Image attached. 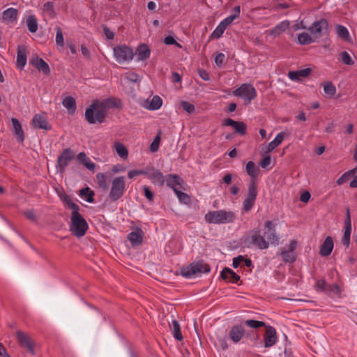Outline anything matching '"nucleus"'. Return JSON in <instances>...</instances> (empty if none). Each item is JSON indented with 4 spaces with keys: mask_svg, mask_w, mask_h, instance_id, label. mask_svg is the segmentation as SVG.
Wrapping results in <instances>:
<instances>
[{
    "mask_svg": "<svg viewBox=\"0 0 357 357\" xmlns=\"http://www.w3.org/2000/svg\"><path fill=\"white\" fill-rule=\"evenodd\" d=\"M146 169H133L130 170L128 173V177L129 178H133L135 176H139V175H146Z\"/></svg>",
    "mask_w": 357,
    "mask_h": 357,
    "instance_id": "nucleus-56",
    "label": "nucleus"
},
{
    "mask_svg": "<svg viewBox=\"0 0 357 357\" xmlns=\"http://www.w3.org/2000/svg\"><path fill=\"white\" fill-rule=\"evenodd\" d=\"M289 21L284 20L271 29L270 30V34L274 36H280L287 29V28L289 26Z\"/></svg>",
    "mask_w": 357,
    "mask_h": 357,
    "instance_id": "nucleus-28",
    "label": "nucleus"
},
{
    "mask_svg": "<svg viewBox=\"0 0 357 357\" xmlns=\"http://www.w3.org/2000/svg\"><path fill=\"white\" fill-rule=\"evenodd\" d=\"M312 41L311 36L307 33L303 32L298 35V42L301 45H308Z\"/></svg>",
    "mask_w": 357,
    "mask_h": 357,
    "instance_id": "nucleus-39",
    "label": "nucleus"
},
{
    "mask_svg": "<svg viewBox=\"0 0 357 357\" xmlns=\"http://www.w3.org/2000/svg\"><path fill=\"white\" fill-rule=\"evenodd\" d=\"M75 157V153L70 148L63 149L62 153L58 156L56 168L58 172L63 173L66 171V167L73 160Z\"/></svg>",
    "mask_w": 357,
    "mask_h": 357,
    "instance_id": "nucleus-10",
    "label": "nucleus"
},
{
    "mask_svg": "<svg viewBox=\"0 0 357 357\" xmlns=\"http://www.w3.org/2000/svg\"><path fill=\"white\" fill-rule=\"evenodd\" d=\"M165 180L167 186L172 188L174 191V189H178L177 186H181V183L183 182L180 176L176 174H169Z\"/></svg>",
    "mask_w": 357,
    "mask_h": 357,
    "instance_id": "nucleus-25",
    "label": "nucleus"
},
{
    "mask_svg": "<svg viewBox=\"0 0 357 357\" xmlns=\"http://www.w3.org/2000/svg\"><path fill=\"white\" fill-rule=\"evenodd\" d=\"M243 260H244V257L243 255H238V257H234L233 259L232 266L234 268H237L240 266L241 263L243 262Z\"/></svg>",
    "mask_w": 357,
    "mask_h": 357,
    "instance_id": "nucleus-63",
    "label": "nucleus"
},
{
    "mask_svg": "<svg viewBox=\"0 0 357 357\" xmlns=\"http://www.w3.org/2000/svg\"><path fill=\"white\" fill-rule=\"evenodd\" d=\"M171 331L173 332L174 337L177 340H182L183 335L181 332V328L178 322L176 320H172V323L169 324Z\"/></svg>",
    "mask_w": 357,
    "mask_h": 357,
    "instance_id": "nucleus-33",
    "label": "nucleus"
},
{
    "mask_svg": "<svg viewBox=\"0 0 357 357\" xmlns=\"http://www.w3.org/2000/svg\"><path fill=\"white\" fill-rule=\"evenodd\" d=\"M174 193L176 195L180 202L183 204H189L190 202V197L186 193L181 191L179 189H174Z\"/></svg>",
    "mask_w": 357,
    "mask_h": 357,
    "instance_id": "nucleus-40",
    "label": "nucleus"
},
{
    "mask_svg": "<svg viewBox=\"0 0 357 357\" xmlns=\"http://www.w3.org/2000/svg\"><path fill=\"white\" fill-rule=\"evenodd\" d=\"M122 104L119 99L114 97L94 101L85 110V119L91 124L102 123L107 116V109H121Z\"/></svg>",
    "mask_w": 357,
    "mask_h": 357,
    "instance_id": "nucleus-1",
    "label": "nucleus"
},
{
    "mask_svg": "<svg viewBox=\"0 0 357 357\" xmlns=\"http://www.w3.org/2000/svg\"><path fill=\"white\" fill-rule=\"evenodd\" d=\"M11 122L17 142L22 143L24 141L25 137L20 122L15 118H12Z\"/></svg>",
    "mask_w": 357,
    "mask_h": 357,
    "instance_id": "nucleus-23",
    "label": "nucleus"
},
{
    "mask_svg": "<svg viewBox=\"0 0 357 357\" xmlns=\"http://www.w3.org/2000/svg\"><path fill=\"white\" fill-rule=\"evenodd\" d=\"M263 236L268 242V245L278 244L279 237L276 235L275 225L271 220L265 222Z\"/></svg>",
    "mask_w": 357,
    "mask_h": 357,
    "instance_id": "nucleus-13",
    "label": "nucleus"
},
{
    "mask_svg": "<svg viewBox=\"0 0 357 357\" xmlns=\"http://www.w3.org/2000/svg\"><path fill=\"white\" fill-rule=\"evenodd\" d=\"M234 20H236L235 16H232L231 15H230L226 18H225L223 20H222L220 23L223 24L224 26H225L226 27H227L230 24L233 22Z\"/></svg>",
    "mask_w": 357,
    "mask_h": 357,
    "instance_id": "nucleus-64",
    "label": "nucleus"
},
{
    "mask_svg": "<svg viewBox=\"0 0 357 357\" xmlns=\"http://www.w3.org/2000/svg\"><path fill=\"white\" fill-rule=\"evenodd\" d=\"M336 33L342 40L351 42V38L347 28L343 25L337 24L335 27Z\"/></svg>",
    "mask_w": 357,
    "mask_h": 357,
    "instance_id": "nucleus-31",
    "label": "nucleus"
},
{
    "mask_svg": "<svg viewBox=\"0 0 357 357\" xmlns=\"http://www.w3.org/2000/svg\"><path fill=\"white\" fill-rule=\"evenodd\" d=\"M211 271L210 266L203 260L194 261L190 265L183 267L181 269V274L183 277L190 278L202 273H208Z\"/></svg>",
    "mask_w": 357,
    "mask_h": 357,
    "instance_id": "nucleus-4",
    "label": "nucleus"
},
{
    "mask_svg": "<svg viewBox=\"0 0 357 357\" xmlns=\"http://www.w3.org/2000/svg\"><path fill=\"white\" fill-rule=\"evenodd\" d=\"M143 190L144 192V196L149 202H153L154 198V193L151 191L148 186H144Z\"/></svg>",
    "mask_w": 357,
    "mask_h": 357,
    "instance_id": "nucleus-61",
    "label": "nucleus"
},
{
    "mask_svg": "<svg viewBox=\"0 0 357 357\" xmlns=\"http://www.w3.org/2000/svg\"><path fill=\"white\" fill-rule=\"evenodd\" d=\"M317 291L324 292L326 291V282L324 279L318 280L314 285Z\"/></svg>",
    "mask_w": 357,
    "mask_h": 357,
    "instance_id": "nucleus-51",
    "label": "nucleus"
},
{
    "mask_svg": "<svg viewBox=\"0 0 357 357\" xmlns=\"http://www.w3.org/2000/svg\"><path fill=\"white\" fill-rule=\"evenodd\" d=\"M344 228L351 229V222L349 208L346 210V218L344 220Z\"/></svg>",
    "mask_w": 357,
    "mask_h": 357,
    "instance_id": "nucleus-62",
    "label": "nucleus"
},
{
    "mask_svg": "<svg viewBox=\"0 0 357 357\" xmlns=\"http://www.w3.org/2000/svg\"><path fill=\"white\" fill-rule=\"evenodd\" d=\"M266 331L264 335V347H271L275 345L278 341L276 330L271 326H266Z\"/></svg>",
    "mask_w": 357,
    "mask_h": 357,
    "instance_id": "nucleus-15",
    "label": "nucleus"
},
{
    "mask_svg": "<svg viewBox=\"0 0 357 357\" xmlns=\"http://www.w3.org/2000/svg\"><path fill=\"white\" fill-rule=\"evenodd\" d=\"M115 149H116V153L121 158H126L128 157V152L124 145H123L121 143H116L115 144Z\"/></svg>",
    "mask_w": 357,
    "mask_h": 357,
    "instance_id": "nucleus-43",
    "label": "nucleus"
},
{
    "mask_svg": "<svg viewBox=\"0 0 357 357\" xmlns=\"http://www.w3.org/2000/svg\"><path fill=\"white\" fill-rule=\"evenodd\" d=\"M242 324L253 329H257L266 326L265 322L254 319H247L244 321Z\"/></svg>",
    "mask_w": 357,
    "mask_h": 357,
    "instance_id": "nucleus-35",
    "label": "nucleus"
},
{
    "mask_svg": "<svg viewBox=\"0 0 357 357\" xmlns=\"http://www.w3.org/2000/svg\"><path fill=\"white\" fill-rule=\"evenodd\" d=\"M144 237V232L142 229L137 227L134 231L128 235V239L130 241L132 247L138 246L142 244Z\"/></svg>",
    "mask_w": 357,
    "mask_h": 357,
    "instance_id": "nucleus-19",
    "label": "nucleus"
},
{
    "mask_svg": "<svg viewBox=\"0 0 357 357\" xmlns=\"http://www.w3.org/2000/svg\"><path fill=\"white\" fill-rule=\"evenodd\" d=\"M244 336H245L248 339L253 342L257 341L259 338V335L252 330L248 331L245 330Z\"/></svg>",
    "mask_w": 357,
    "mask_h": 357,
    "instance_id": "nucleus-57",
    "label": "nucleus"
},
{
    "mask_svg": "<svg viewBox=\"0 0 357 357\" xmlns=\"http://www.w3.org/2000/svg\"><path fill=\"white\" fill-rule=\"evenodd\" d=\"M30 63L34 66L38 71L43 72L45 75H49L50 73L49 65L38 56L32 57Z\"/></svg>",
    "mask_w": 357,
    "mask_h": 357,
    "instance_id": "nucleus-22",
    "label": "nucleus"
},
{
    "mask_svg": "<svg viewBox=\"0 0 357 357\" xmlns=\"http://www.w3.org/2000/svg\"><path fill=\"white\" fill-rule=\"evenodd\" d=\"M64 107L68 110L69 114H74L76 110V102L71 96L66 97L62 102Z\"/></svg>",
    "mask_w": 357,
    "mask_h": 357,
    "instance_id": "nucleus-32",
    "label": "nucleus"
},
{
    "mask_svg": "<svg viewBox=\"0 0 357 357\" xmlns=\"http://www.w3.org/2000/svg\"><path fill=\"white\" fill-rule=\"evenodd\" d=\"M328 22L326 19L321 18L312 24L309 31L316 38H321L328 31Z\"/></svg>",
    "mask_w": 357,
    "mask_h": 357,
    "instance_id": "nucleus-11",
    "label": "nucleus"
},
{
    "mask_svg": "<svg viewBox=\"0 0 357 357\" xmlns=\"http://www.w3.org/2000/svg\"><path fill=\"white\" fill-rule=\"evenodd\" d=\"M17 339L22 347L25 349L31 355L35 354L34 351V341L33 339L26 335L25 333L18 331L16 332Z\"/></svg>",
    "mask_w": 357,
    "mask_h": 357,
    "instance_id": "nucleus-12",
    "label": "nucleus"
},
{
    "mask_svg": "<svg viewBox=\"0 0 357 357\" xmlns=\"http://www.w3.org/2000/svg\"><path fill=\"white\" fill-rule=\"evenodd\" d=\"M24 216L33 222H38V218L33 209H28L24 212Z\"/></svg>",
    "mask_w": 357,
    "mask_h": 357,
    "instance_id": "nucleus-55",
    "label": "nucleus"
},
{
    "mask_svg": "<svg viewBox=\"0 0 357 357\" xmlns=\"http://www.w3.org/2000/svg\"><path fill=\"white\" fill-rule=\"evenodd\" d=\"M68 207L72 210L70 218L81 215L79 213V206L77 204L70 202L69 203V206Z\"/></svg>",
    "mask_w": 357,
    "mask_h": 357,
    "instance_id": "nucleus-54",
    "label": "nucleus"
},
{
    "mask_svg": "<svg viewBox=\"0 0 357 357\" xmlns=\"http://www.w3.org/2000/svg\"><path fill=\"white\" fill-rule=\"evenodd\" d=\"M324 91L326 94L330 96H333L336 93V88L335 86L331 82H327L324 85Z\"/></svg>",
    "mask_w": 357,
    "mask_h": 357,
    "instance_id": "nucleus-44",
    "label": "nucleus"
},
{
    "mask_svg": "<svg viewBox=\"0 0 357 357\" xmlns=\"http://www.w3.org/2000/svg\"><path fill=\"white\" fill-rule=\"evenodd\" d=\"M150 54L151 51L149 47L145 44L140 45L136 50V55L138 61H144L147 59L149 58Z\"/></svg>",
    "mask_w": 357,
    "mask_h": 357,
    "instance_id": "nucleus-27",
    "label": "nucleus"
},
{
    "mask_svg": "<svg viewBox=\"0 0 357 357\" xmlns=\"http://www.w3.org/2000/svg\"><path fill=\"white\" fill-rule=\"evenodd\" d=\"M244 243L248 248L255 247L260 250L267 249L268 242L261 235L260 230H253L245 237Z\"/></svg>",
    "mask_w": 357,
    "mask_h": 357,
    "instance_id": "nucleus-6",
    "label": "nucleus"
},
{
    "mask_svg": "<svg viewBox=\"0 0 357 357\" xmlns=\"http://www.w3.org/2000/svg\"><path fill=\"white\" fill-rule=\"evenodd\" d=\"M32 125L35 128L45 130H51V126L48 124L45 116L39 114L34 115L32 119Z\"/></svg>",
    "mask_w": 357,
    "mask_h": 357,
    "instance_id": "nucleus-20",
    "label": "nucleus"
},
{
    "mask_svg": "<svg viewBox=\"0 0 357 357\" xmlns=\"http://www.w3.org/2000/svg\"><path fill=\"white\" fill-rule=\"evenodd\" d=\"M340 55L341 61L344 64L353 65L354 63V61L352 60L351 56L347 52L343 51L341 52Z\"/></svg>",
    "mask_w": 357,
    "mask_h": 357,
    "instance_id": "nucleus-49",
    "label": "nucleus"
},
{
    "mask_svg": "<svg viewBox=\"0 0 357 357\" xmlns=\"http://www.w3.org/2000/svg\"><path fill=\"white\" fill-rule=\"evenodd\" d=\"M26 64V53L25 48L18 47L17 54V67L22 70Z\"/></svg>",
    "mask_w": 357,
    "mask_h": 357,
    "instance_id": "nucleus-30",
    "label": "nucleus"
},
{
    "mask_svg": "<svg viewBox=\"0 0 357 357\" xmlns=\"http://www.w3.org/2000/svg\"><path fill=\"white\" fill-rule=\"evenodd\" d=\"M181 106L182 109L183 110H185L186 112H188V114H192L195 110V105L188 101H185V100L181 101Z\"/></svg>",
    "mask_w": 357,
    "mask_h": 357,
    "instance_id": "nucleus-47",
    "label": "nucleus"
},
{
    "mask_svg": "<svg viewBox=\"0 0 357 357\" xmlns=\"http://www.w3.org/2000/svg\"><path fill=\"white\" fill-rule=\"evenodd\" d=\"M326 291H328L329 296L333 297L340 294V288L337 284H333L327 287Z\"/></svg>",
    "mask_w": 357,
    "mask_h": 357,
    "instance_id": "nucleus-46",
    "label": "nucleus"
},
{
    "mask_svg": "<svg viewBox=\"0 0 357 357\" xmlns=\"http://www.w3.org/2000/svg\"><path fill=\"white\" fill-rule=\"evenodd\" d=\"M77 158L79 162L82 163L89 171H95L96 164L93 162L89 157L86 156L84 152H80L78 153Z\"/></svg>",
    "mask_w": 357,
    "mask_h": 357,
    "instance_id": "nucleus-24",
    "label": "nucleus"
},
{
    "mask_svg": "<svg viewBox=\"0 0 357 357\" xmlns=\"http://www.w3.org/2000/svg\"><path fill=\"white\" fill-rule=\"evenodd\" d=\"M233 94L250 102L257 97V92L252 84L244 83L234 90Z\"/></svg>",
    "mask_w": 357,
    "mask_h": 357,
    "instance_id": "nucleus-9",
    "label": "nucleus"
},
{
    "mask_svg": "<svg viewBox=\"0 0 357 357\" xmlns=\"http://www.w3.org/2000/svg\"><path fill=\"white\" fill-rule=\"evenodd\" d=\"M225 60V56L223 53L219 52L215 56V63L218 66H220L223 64Z\"/></svg>",
    "mask_w": 357,
    "mask_h": 357,
    "instance_id": "nucleus-60",
    "label": "nucleus"
},
{
    "mask_svg": "<svg viewBox=\"0 0 357 357\" xmlns=\"http://www.w3.org/2000/svg\"><path fill=\"white\" fill-rule=\"evenodd\" d=\"M245 328L242 324L234 325L231 328L228 333V338L236 344L243 338Z\"/></svg>",
    "mask_w": 357,
    "mask_h": 357,
    "instance_id": "nucleus-17",
    "label": "nucleus"
},
{
    "mask_svg": "<svg viewBox=\"0 0 357 357\" xmlns=\"http://www.w3.org/2000/svg\"><path fill=\"white\" fill-rule=\"evenodd\" d=\"M285 137V132H279L275 139L271 141L266 146V152H271L273 151L276 147H278L283 141Z\"/></svg>",
    "mask_w": 357,
    "mask_h": 357,
    "instance_id": "nucleus-29",
    "label": "nucleus"
},
{
    "mask_svg": "<svg viewBox=\"0 0 357 357\" xmlns=\"http://www.w3.org/2000/svg\"><path fill=\"white\" fill-rule=\"evenodd\" d=\"M26 24L31 33L36 32L38 29V21L34 15H30L26 19Z\"/></svg>",
    "mask_w": 357,
    "mask_h": 357,
    "instance_id": "nucleus-36",
    "label": "nucleus"
},
{
    "mask_svg": "<svg viewBox=\"0 0 357 357\" xmlns=\"http://www.w3.org/2000/svg\"><path fill=\"white\" fill-rule=\"evenodd\" d=\"M226 29H227V27L225 26H224L223 24H221L220 22L219 24L216 26L215 30L211 33V38H220L222 36V34L224 33Z\"/></svg>",
    "mask_w": 357,
    "mask_h": 357,
    "instance_id": "nucleus-42",
    "label": "nucleus"
},
{
    "mask_svg": "<svg viewBox=\"0 0 357 357\" xmlns=\"http://www.w3.org/2000/svg\"><path fill=\"white\" fill-rule=\"evenodd\" d=\"M97 183L100 188L106 190L108 188V184L106 180V176L104 173L100 172L96 174Z\"/></svg>",
    "mask_w": 357,
    "mask_h": 357,
    "instance_id": "nucleus-41",
    "label": "nucleus"
},
{
    "mask_svg": "<svg viewBox=\"0 0 357 357\" xmlns=\"http://www.w3.org/2000/svg\"><path fill=\"white\" fill-rule=\"evenodd\" d=\"M88 229V223L82 215L70 218V231L76 237L84 236Z\"/></svg>",
    "mask_w": 357,
    "mask_h": 357,
    "instance_id": "nucleus-7",
    "label": "nucleus"
},
{
    "mask_svg": "<svg viewBox=\"0 0 357 357\" xmlns=\"http://www.w3.org/2000/svg\"><path fill=\"white\" fill-rule=\"evenodd\" d=\"M146 176L155 185L162 186L165 183V180L162 172L153 167L146 169Z\"/></svg>",
    "mask_w": 357,
    "mask_h": 357,
    "instance_id": "nucleus-16",
    "label": "nucleus"
},
{
    "mask_svg": "<svg viewBox=\"0 0 357 357\" xmlns=\"http://www.w3.org/2000/svg\"><path fill=\"white\" fill-rule=\"evenodd\" d=\"M297 245L298 242L296 240H291L288 250L282 249L280 255L284 262L294 263L296 261L297 255L295 252V250L297 248Z\"/></svg>",
    "mask_w": 357,
    "mask_h": 357,
    "instance_id": "nucleus-14",
    "label": "nucleus"
},
{
    "mask_svg": "<svg viewBox=\"0 0 357 357\" xmlns=\"http://www.w3.org/2000/svg\"><path fill=\"white\" fill-rule=\"evenodd\" d=\"M160 142V137L159 135H156L150 145V151L151 152H155L158 150L159 144Z\"/></svg>",
    "mask_w": 357,
    "mask_h": 357,
    "instance_id": "nucleus-58",
    "label": "nucleus"
},
{
    "mask_svg": "<svg viewBox=\"0 0 357 357\" xmlns=\"http://www.w3.org/2000/svg\"><path fill=\"white\" fill-rule=\"evenodd\" d=\"M56 38L55 41L56 43L59 46L63 45V32L59 26H57L56 28Z\"/></svg>",
    "mask_w": 357,
    "mask_h": 357,
    "instance_id": "nucleus-52",
    "label": "nucleus"
},
{
    "mask_svg": "<svg viewBox=\"0 0 357 357\" xmlns=\"http://www.w3.org/2000/svg\"><path fill=\"white\" fill-rule=\"evenodd\" d=\"M125 78L130 82L137 83L140 82L139 76L134 72H128L126 74Z\"/></svg>",
    "mask_w": 357,
    "mask_h": 357,
    "instance_id": "nucleus-50",
    "label": "nucleus"
},
{
    "mask_svg": "<svg viewBox=\"0 0 357 357\" xmlns=\"http://www.w3.org/2000/svg\"><path fill=\"white\" fill-rule=\"evenodd\" d=\"M162 104V98L158 96H154L148 107L150 110H157L161 107Z\"/></svg>",
    "mask_w": 357,
    "mask_h": 357,
    "instance_id": "nucleus-38",
    "label": "nucleus"
},
{
    "mask_svg": "<svg viewBox=\"0 0 357 357\" xmlns=\"http://www.w3.org/2000/svg\"><path fill=\"white\" fill-rule=\"evenodd\" d=\"M94 192L91 190L89 187H86L84 188H82L79 190V195L86 196V202L89 203H93L94 202L93 196H94Z\"/></svg>",
    "mask_w": 357,
    "mask_h": 357,
    "instance_id": "nucleus-37",
    "label": "nucleus"
},
{
    "mask_svg": "<svg viewBox=\"0 0 357 357\" xmlns=\"http://www.w3.org/2000/svg\"><path fill=\"white\" fill-rule=\"evenodd\" d=\"M351 234V229L344 228V233L342 238V243L347 248L349 247L350 243V236Z\"/></svg>",
    "mask_w": 357,
    "mask_h": 357,
    "instance_id": "nucleus-48",
    "label": "nucleus"
},
{
    "mask_svg": "<svg viewBox=\"0 0 357 357\" xmlns=\"http://www.w3.org/2000/svg\"><path fill=\"white\" fill-rule=\"evenodd\" d=\"M113 52L115 60L119 63L129 62L134 56L132 50L126 45L114 47Z\"/></svg>",
    "mask_w": 357,
    "mask_h": 357,
    "instance_id": "nucleus-8",
    "label": "nucleus"
},
{
    "mask_svg": "<svg viewBox=\"0 0 357 357\" xmlns=\"http://www.w3.org/2000/svg\"><path fill=\"white\" fill-rule=\"evenodd\" d=\"M220 278L225 282L232 284H238L241 279L237 273L228 267H225L222 270Z\"/></svg>",
    "mask_w": 357,
    "mask_h": 357,
    "instance_id": "nucleus-18",
    "label": "nucleus"
},
{
    "mask_svg": "<svg viewBox=\"0 0 357 357\" xmlns=\"http://www.w3.org/2000/svg\"><path fill=\"white\" fill-rule=\"evenodd\" d=\"M17 10L14 8H9L4 10L2 14V18L4 20L13 22L17 20Z\"/></svg>",
    "mask_w": 357,
    "mask_h": 357,
    "instance_id": "nucleus-34",
    "label": "nucleus"
},
{
    "mask_svg": "<svg viewBox=\"0 0 357 357\" xmlns=\"http://www.w3.org/2000/svg\"><path fill=\"white\" fill-rule=\"evenodd\" d=\"M310 73L311 69L307 68L297 71H289L288 76L291 80L298 81L300 80L302 77H307Z\"/></svg>",
    "mask_w": 357,
    "mask_h": 357,
    "instance_id": "nucleus-26",
    "label": "nucleus"
},
{
    "mask_svg": "<svg viewBox=\"0 0 357 357\" xmlns=\"http://www.w3.org/2000/svg\"><path fill=\"white\" fill-rule=\"evenodd\" d=\"M234 128L236 133L244 135L246 133L247 126L242 121H236V124L234 125Z\"/></svg>",
    "mask_w": 357,
    "mask_h": 357,
    "instance_id": "nucleus-45",
    "label": "nucleus"
},
{
    "mask_svg": "<svg viewBox=\"0 0 357 357\" xmlns=\"http://www.w3.org/2000/svg\"><path fill=\"white\" fill-rule=\"evenodd\" d=\"M164 43L166 45H174L177 47H181V45L176 42V40L171 36H166L164 38Z\"/></svg>",
    "mask_w": 357,
    "mask_h": 357,
    "instance_id": "nucleus-59",
    "label": "nucleus"
},
{
    "mask_svg": "<svg viewBox=\"0 0 357 357\" xmlns=\"http://www.w3.org/2000/svg\"><path fill=\"white\" fill-rule=\"evenodd\" d=\"M245 169L247 174L251 178L248 185V192L243 202V212L248 213L254 206L258 195L256 178L260 172V169L252 161L247 162Z\"/></svg>",
    "mask_w": 357,
    "mask_h": 357,
    "instance_id": "nucleus-2",
    "label": "nucleus"
},
{
    "mask_svg": "<svg viewBox=\"0 0 357 357\" xmlns=\"http://www.w3.org/2000/svg\"><path fill=\"white\" fill-rule=\"evenodd\" d=\"M334 247L333 240L331 236H327L324 243L321 245L319 255L322 257L329 256Z\"/></svg>",
    "mask_w": 357,
    "mask_h": 357,
    "instance_id": "nucleus-21",
    "label": "nucleus"
},
{
    "mask_svg": "<svg viewBox=\"0 0 357 357\" xmlns=\"http://www.w3.org/2000/svg\"><path fill=\"white\" fill-rule=\"evenodd\" d=\"M356 172V169H352L349 172H347L344 173L337 180V184L339 185H342L346 182V181L349 178V177L351 176V174L354 173Z\"/></svg>",
    "mask_w": 357,
    "mask_h": 357,
    "instance_id": "nucleus-53",
    "label": "nucleus"
},
{
    "mask_svg": "<svg viewBox=\"0 0 357 357\" xmlns=\"http://www.w3.org/2000/svg\"><path fill=\"white\" fill-rule=\"evenodd\" d=\"M236 215L232 211L218 210L209 211L204 215L205 221L208 224H226L235 220Z\"/></svg>",
    "mask_w": 357,
    "mask_h": 357,
    "instance_id": "nucleus-3",
    "label": "nucleus"
},
{
    "mask_svg": "<svg viewBox=\"0 0 357 357\" xmlns=\"http://www.w3.org/2000/svg\"><path fill=\"white\" fill-rule=\"evenodd\" d=\"M126 190V177L123 176L115 177L111 184L109 199L114 202L121 199Z\"/></svg>",
    "mask_w": 357,
    "mask_h": 357,
    "instance_id": "nucleus-5",
    "label": "nucleus"
}]
</instances>
